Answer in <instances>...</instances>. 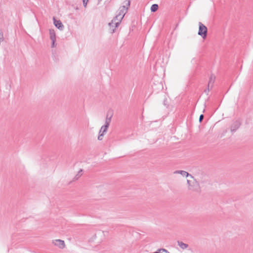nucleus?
Listing matches in <instances>:
<instances>
[{"mask_svg":"<svg viewBox=\"0 0 253 253\" xmlns=\"http://www.w3.org/2000/svg\"><path fill=\"white\" fill-rule=\"evenodd\" d=\"M191 178L193 180L189 179L187 180L188 189L192 192H200L201 191L200 184L195 179V177L194 176L193 178Z\"/></svg>","mask_w":253,"mask_h":253,"instance_id":"f257e3e1","label":"nucleus"},{"mask_svg":"<svg viewBox=\"0 0 253 253\" xmlns=\"http://www.w3.org/2000/svg\"><path fill=\"white\" fill-rule=\"evenodd\" d=\"M194 176L199 184L206 183L208 181L207 176L203 172H198Z\"/></svg>","mask_w":253,"mask_h":253,"instance_id":"f03ea898","label":"nucleus"},{"mask_svg":"<svg viewBox=\"0 0 253 253\" xmlns=\"http://www.w3.org/2000/svg\"><path fill=\"white\" fill-rule=\"evenodd\" d=\"M124 3L125 4L120 7L118 13L119 14H120L123 17H124L126 13L128 8L130 5V2L129 0H126L124 1Z\"/></svg>","mask_w":253,"mask_h":253,"instance_id":"7ed1b4c3","label":"nucleus"},{"mask_svg":"<svg viewBox=\"0 0 253 253\" xmlns=\"http://www.w3.org/2000/svg\"><path fill=\"white\" fill-rule=\"evenodd\" d=\"M198 35L201 36L203 39H205L207 35V28L201 22L199 23Z\"/></svg>","mask_w":253,"mask_h":253,"instance_id":"20e7f679","label":"nucleus"},{"mask_svg":"<svg viewBox=\"0 0 253 253\" xmlns=\"http://www.w3.org/2000/svg\"><path fill=\"white\" fill-rule=\"evenodd\" d=\"M50 39L52 41L51 47H54L55 46V42L56 41V34L53 29H49V30Z\"/></svg>","mask_w":253,"mask_h":253,"instance_id":"39448f33","label":"nucleus"},{"mask_svg":"<svg viewBox=\"0 0 253 253\" xmlns=\"http://www.w3.org/2000/svg\"><path fill=\"white\" fill-rule=\"evenodd\" d=\"M124 17L118 14L114 18L113 22L115 23V27H118L120 24Z\"/></svg>","mask_w":253,"mask_h":253,"instance_id":"423d86ee","label":"nucleus"},{"mask_svg":"<svg viewBox=\"0 0 253 253\" xmlns=\"http://www.w3.org/2000/svg\"><path fill=\"white\" fill-rule=\"evenodd\" d=\"M52 243L55 246L58 247L60 249H63L65 246L64 241L60 239L53 240Z\"/></svg>","mask_w":253,"mask_h":253,"instance_id":"0eeeda50","label":"nucleus"},{"mask_svg":"<svg viewBox=\"0 0 253 253\" xmlns=\"http://www.w3.org/2000/svg\"><path fill=\"white\" fill-rule=\"evenodd\" d=\"M53 23L56 27L59 29L60 30H63L64 29V25L60 20H58L55 19V17L53 18Z\"/></svg>","mask_w":253,"mask_h":253,"instance_id":"6e6552de","label":"nucleus"},{"mask_svg":"<svg viewBox=\"0 0 253 253\" xmlns=\"http://www.w3.org/2000/svg\"><path fill=\"white\" fill-rule=\"evenodd\" d=\"M174 174H180L183 176L185 177H190L191 178H193V176L191 175V174L189 173L188 172L182 170H175L173 172Z\"/></svg>","mask_w":253,"mask_h":253,"instance_id":"1a4fd4ad","label":"nucleus"},{"mask_svg":"<svg viewBox=\"0 0 253 253\" xmlns=\"http://www.w3.org/2000/svg\"><path fill=\"white\" fill-rule=\"evenodd\" d=\"M241 123L239 121H236L233 123L231 126V131L232 132L235 131L240 126Z\"/></svg>","mask_w":253,"mask_h":253,"instance_id":"9d476101","label":"nucleus"},{"mask_svg":"<svg viewBox=\"0 0 253 253\" xmlns=\"http://www.w3.org/2000/svg\"><path fill=\"white\" fill-rule=\"evenodd\" d=\"M215 76L213 75H211V76L210 78L209 81L208 83V91L210 90V88L211 89L212 87V86L213 85V84L215 81Z\"/></svg>","mask_w":253,"mask_h":253,"instance_id":"9b49d317","label":"nucleus"},{"mask_svg":"<svg viewBox=\"0 0 253 253\" xmlns=\"http://www.w3.org/2000/svg\"><path fill=\"white\" fill-rule=\"evenodd\" d=\"M109 30L111 33H114L117 27H115V23L113 22V19L109 23Z\"/></svg>","mask_w":253,"mask_h":253,"instance_id":"f8f14e48","label":"nucleus"},{"mask_svg":"<svg viewBox=\"0 0 253 253\" xmlns=\"http://www.w3.org/2000/svg\"><path fill=\"white\" fill-rule=\"evenodd\" d=\"M112 115H113L111 113L110 118H108V114H107L106 120H105V124L104 125L107 126H109L110 124L111 121V118H112Z\"/></svg>","mask_w":253,"mask_h":253,"instance_id":"ddd939ff","label":"nucleus"},{"mask_svg":"<svg viewBox=\"0 0 253 253\" xmlns=\"http://www.w3.org/2000/svg\"><path fill=\"white\" fill-rule=\"evenodd\" d=\"M178 245L183 250L186 249L188 248V245L186 244L185 243H184L183 242L181 241H178L177 242Z\"/></svg>","mask_w":253,"mask_h":253,"instance_id":"4468645a","label":"nucleus"},{"mask_svg":"<svg viewBox=\"0 0 253 253\" xmlns=\"http://www.w3.org/2000/svg\"><path fill=\"white\" fill-rule=\"evenodd\" d=\"M108 127L109 126L105 125L102 126L100 129L99 133H103V134H104V133L106 132Z\"/></svg>","mask_w":253,"mask_h":253,"instance_id":"2eb2a0df","label":"nucleus"},{"mask_svg":"<svg viewBox=\"0 0 253 253\" xmlns=\"http://www.w3.org/2000/svg\"><path fill=\"white\" fill-rule=\"evenodd\" d=\"M159 6L157 4H153L152 5L151 7V12H155L158 9Z\"/></svg>","mask_w":253,"mask_h":253,"instance_id":"dca6fc26","label":"nucleus"},{"mask_svg":"<svg viewBox=\"0 0 253 253\" xmlns=\"http://www.w3.org/2000/svg\"><path fill=\"white\" fill-rule=\"evenodd\" d=\"M82 171V170L81 169L80 171L78 172V174H77L74 177L73 179V181L78 180L81 176V175H82V174L81 173Z\"/></svg>","mask_w":253,"mask_h":253,"instance_id":"f3484780","label":"nucleus"},{"mask_svg":"<svg viewBox=\"0 0 253 253\" xmlns=\"http://www.w3.org/2000/svg\"><path fill=\"white\" fill-rule=\"evenodd\" d=\"M103 135H104V134H103V133H99V135L98 136V139L99 140H102L103 139Z\"/></svg>","mask_w":253,"mask_h":253,"instance_id":"a211bd4d","label":"nucleus"},{"mask_svg":"<svg viewBox=\"0 0 253 253\" xmlns=\"http://www.w3.org/2000/svg\"><path fill=\"white\" fill-rule=\"evenodd\" d=\"M3 34L0 32V43L3 41Z\"/></svg>","mask_w":253,"mask_h":253,"instance_id":"6ab92c4d","label":"nucleus"},{"mask_svg":"<svg viewBox=\"0 0 253 253\" xmlns=\"http://www.w3.org/2000/svg\"><path fill=\"white\" fill-rule=\"evenodd\" d=\"M88 1V0H83V4L84 7H85L86 6Z\"/></svg>","mask_w":253,"mask_h":253,"instance_id":"aec40b11","label":"nucleus"},{"mask_svg":"<svg viewBox=\"0 0 253 253\" xmlns=\"http://www.w3.org/2000/svg\"><path fill=\"white\" fill-rule=\"evenodd\" d=\"M204 118V115L203 114L201 115L199 117V122H201Z\"/></svg>","mask_w":253,"mask_h":253,"instance_id":"412c9836","label":"nucleus"},{"mask_svg":"<svg viewBox=\"0 0 253 253\" xmlns=\"http://www.w3.org/2000/svg\"><path fill=\"white\" fill-rule=\"evenodd\" d=\"M107 114H108V118H110V115H109V112H108V113H107Z\"/></svg>","mask_w":253,"mask_h":253,"instance_id":"4be33fe9","label":"nucleus"}]
</instances>
